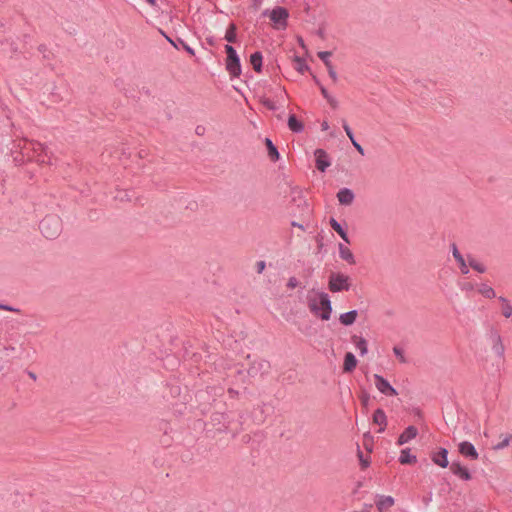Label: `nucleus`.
Returning a JSON list of instances; mask_svg holds the SVG:
<instances>
[{
  "label": "nucleus",
  "instance_id": "nucleus-2",
  "mask_svg": "<svg viewBox=\"0 0 512 512\" xmlns=\"http://www.w3.org/2000/svg\"><path fill=\"white\" fill-rule=\"evenodd\" d=\"M22 154L26 156L28 160H33L41 164L51 163V156L47 146L37 141L26 140L22 147Z\"/></svg>",
  "mask_w": 512,
  "mask_h": 512
},
{
  "label": "nucleus",
  "instance_id": "nucleus-18",
  "mask_svg": "<svg viewBox=\"0 0 512 512\" xmlns=\"http://www.w3.org/2000/svg\"><path fill=\"white\" fill-rule=\"evenodd\" d=\"M338 250H339V257L342 260L346 261L350 265H354L356 263L354 254L348 247H346L342 243H339Z\"/></svg>",
  "mask_w": 512,
  "mask_h": 512
},
{
  "label": "nucleus",
  "instance_id": "nucleus-25",
  "mask_svg": "<svg viewBox=\"0 0 512 512\" xmlns=\"http://www.w3.org/2000/svg\"><path fill=\"white\" fill-rule=\"evenodd\" d=\"M265 144L268 151V156L271 161L276 162L280 158L279 151L277 147L273 144L272 140L270 138H265Z\"/></svg>",
  "mask_w": 512,
  "mask_h": 512
},
{
  "label": "nucleus",
  "instance_id": "nucleus-52",
  "mask_svg": "<svg viewBox=\"0 0 512 512\" xmlns=\"http://www.w3.org/2000/svg\"><path fill=\"white\" fill-rule=\"evenodd\" d=\"M197 134H200L201 133V130H200V127H197Z\"/></svg>",
  "mask_w": 512,
  "mask_h": 512
},
{
  "label": "nucleus",
  "instance_id": "nucleus-12",
  "mask_svg": "<svg viewBox=\"0 0 512 512\" xmlns=\"http://www.w3.org/2000/svg\"><path fill=\"white\" fill-rule=\"evenodd\" d=\"M417 435L418 429L415 426L410 425L398 437L397 445H404L414 439Z\"/></svg>",
  "mask_w": 512,
  "mask_h": 512
},
{
  "label": "nucleus",
  "instance_id": "nucleus-48",
  "mask_svg": "<svg viewBox=\"0 0 512 512\" xmlns=\"http://www.w3.org/2000/svg\"><path fill=\"white\" fill-rule=\"evenodd\" d=\"M151 6L156 7L157 1L156 0H146Z\"/></svg>",
  "mask_w": 512,
  "mask_h": 512
},
{
  "label": "nucleus",
  "instance_id": "nucleus-14",
  "mask_svg": "<svg viewBox=\"0 0 512 512\" xmlns=\"http://www.w3.org/2000/svg\"><path fill=\"white\" fill-rule=\"evenodd\" d=\"M375 504L379 512H386L394 505V498L391 496L378 495Z\"/></svg>",
  "mask_w": 512,
  "mask_h": 512
},
{
  "label": "nucleus",
  "instance_id": "nucleus-41",
  "mask_svg": "<svg viewBox=\"0 0 512 512\" xmlns=\"http://www.w3.org/2000/svg\"><path fill=\"white\" fill-rule=\"evenodd\" d=\"M351 143L353 144V146L355 147V149L361 154V155H364V149L363 147L356 141V139L354 138L353 140H351Z\"/></svg>",
  "mask_w": 512,
  "mask_h": 512
},
{
  "label": "nucleus",
  "instance_id": "nucleus-10",
  "mask_svg": "<svg viewBox=\"0 0 512 512\" xmlns=\"http://www.w3.org/2000/svg\"><path fill=\"white\" fill-rule=\"evenodd\" d=\"M316 158V167L319 171L325 172L331 165L328 154L323 149H316L314 152Z\"/></svg>",
  "mask_w": 512,
  "mask_h": 512
},
{
  "label": "nucleus",
  "instance_id": "nucleus-46",
  "mask_svg": "<svg viewBox=\"0 0 512 512\" xmlns=\"http://www.w3.org/2000/svg\"><path fill=\"white\" fill-rule=\"evenodd\" d=\"M184 48L189 54L194 55V50L190 46L185 45Z\"/></svg>",
  "mask_w": 512,
  "mask_h": 512
},
{
  "label": "nucleus",
  "instance_id": "nucleus-45",
  "mask_svg": "<svg viewBox=\"0 0 512 512\" xmlns=\"http://www.w3.org/2000/svg\"><path fill=\"white\" fill-rule=\"evenodd\" d=\"M321 128H322V130H323V131L328 130V129H329V124H328V122H326V121L322 122V124H321Z\"/></svg>",
  "mask_w": 512,
  "mask_h": 512
},
{
  "label": "nucleus",
  "instance_id": "nucleus-22",
  "mask_svg": "<svg viewBox=\"0 0 512 512\" xmlns=\"http://www.w3.org/2000/svg\"><path fill=\"white\" fill-rule=\"evenodd\" d=\"M357 316H358L357 310H350L346 313H342L339 317V321L344 326H350L356 321Z\"/></svg>",
  "mask_w": 512,
  "mask_h": 512
},
{
  "label": "nucleus",
  "instance_id": "nucleus-15",
  "mask_svg": "<svg viewBox=\"0 0 512 512\" xmlns=\"http://www.w3.org/2000/svg\"><path fill=\"white\" fill-rule=\"evenodd\" d=\"M373 422L379 426V433H382L385 431L387 426V416L383 409L378 408L374 411L373 414Z\"/></svg>",
  "mask_w": 512,
  "mask_h": 512
},
{
  "label": "nucleus",
  "instance_id": "nucleus-51",
  "mask_svg": "<svg viewBox=\"0 0 512 512\" xmlns=\"http://www.w3.org/2000/svg\"><path fill=\"white\" fill-rule=\"evenodd\" d=\"M228 392L231 394V395H234V394H237V392L234 390V389H229Z\"/></svg>",
  "mask_w": 512,
  "mask_h": 512
},
{
  "label": "nucleus",
  "instance_id": "nucleus-13",
  "mask_svg": "<svg viewBox=\"0 0 512 512\" xmlns=\"http://www.w3.org/2000/svg\"><path fill=\"white\" fill-rule=\"evenodd\" d=\"M337 199L341 205H351L355 199L354 192L349 188H341L337 193Z\"/></svg>",
  "mask_w": 512,
  "mask_h": 512
},
{
  "label": "nucleus",
  "instance_id": "nucleus-1",
  "mask_svg": "<svg viewBox=\"0 0 512 512\" xmlns=\"http://www.w3.org/2000/svg\"><path fill=\"white\" fill-rule=\"evenodd\" d=\"M307 304L314 315L325 321L330 319L332 304L330 297L326 292L315 291L312 289L307 295Z\"/></svg>",
  "mask_w": 512,
  "mask_h": 512
},
{
  "label": "nucleus",
  "instance_id": "nucleus-43",
  "mask_svg": "<svg viewBox=\"0 0 512 512\" xmlns=\"http://www.w3.org/2000/svg\"><path fill=\"white\" fill-rule=\"evenodd\" d=\"M265 268V262L264 261H259L257 263V271L258 273H261Z\"/></svg>",
  "mask_w": 512,
  "mask_h": 512
},
{
  "label": "nucleus",
  "instance_id": "nucleus-44",
  "mask_svg": "<svg viewBox=\"0 0 512 512\" xmlns=\"http://www.w3.org/2000/svg\"><path fill=\"white\" fill-rule=\"evenodd\" d=\"M373 507L372 504H365L364 508L361 512H370L371 508Z\"/></svg>",
  "mask_w": 512,
  "mask_h": 512
},
{
  "label": "nucleus",
  "instance_id": "nucleus-4",
  "mask_svg": "<svg viewBox=\"0 0 512 512\" xmlns=\"http://www.w3.org/2000/svg\"><path fill=\"white\" fill-rule=\"evenodd\" d=\"M225 51L227 54L226 58V70L230 74L231 77L236 78L239 77L241 70L240 58L235 50V48L229 44L225 46Z\"/></svg>",
  "mask_w": 512,
  "mask_h": 512
},
{
  "label": "nucleus",
  "instance_id": "nucleus-47",
  "mask_svg": "<svg viewBox=\"0 0 512 512\" xmlns=\"http://www.w3.org/2000/svg\"><path fill=\"white\" fill-rule=\"evenodd\" d=\"M291 224L294 227H298V228L304 230V226L302 224H300V223H297V222L293 221Z\"/></svg>",
  "mask_w": 512,
  "mask_h": 512
},
{
  "label": "nucleus",
  "instance_id": "nucleus-17",
  "mask_svg": "<svg viewBox=\"0 0 512 512\" xmlns=\"http://www.w3.org/2000/svg\"><path fill=\"white\" fill-rule=\"evenodd\" d=\"M432 460L435 464L442 468H446L449 464L448 462V450L445 448H441L437 453L432 456Z\"/></svg>",
  "mask_w": 512,
  "mask_h": 512
},
{
  "label": "nucleus",
  "instance_id": "nucleus-23",
  "mask_svg": "<svg viewBox=\"0 0 512 512\" xmlns=\"http://www.w3.org/2000/svg\"><path fill=\"white\" fill-rule=\"evenodd\" d=\"M352 342L354 343L356 349L359 351L361 356H364L367 354L368 344H367V341L363 337H358L357 335H353Z\"/></svg>",
  "mask_w": 512,
  "mask_h": 512
},
{
  "label": "nucleus",
  "instance_id": "nucleus-6",
  "mask_svg": "<svg viewBox=\"0 0 512 512\" xmlns=\"http://www.w3.org/2000/svg\"><path fill=\"white\" fill-rule=\"evenodd\" d=\"M264 16H268L276 29H285L287 27V21L289 12L286 8L277 6L271 11L265 10Z\"/></svg>",
  "mask_w": 512,
  "mask_h": 512
},
{
  "label": "nucleus",
  "instance_id": "nucleus-36",
  "mask_svg": "<svg viewBox=\"0 0 512 512\" xmlns=\"http://www.w3.org/2000/svg\"><path fill=\"white\" fill-rule=\"evenodd\" d=\"M262 104L268 108L269 110H272V111H275L278 109L277 105L275 104V102L269 98H264L262 100Z\"/></svg>",
  "mask_w": 512,
  "mask_h": 512
},
{
  "label": "nucleus",
  "instance_id": "nucleus-35",
  "mask_svg": "<svg viewBox=\"0 0 512 512\" xmlns=\"http://www.w3.org/2000/svg\"><path fill=\"white\" fill-rule=\"evenodd\" d=\"M393 352L401 363H406V358L404 356V351L402 348L395 346L393 348Z\"/></svg>",
  "mask_w": 512,
  "mask_h": 512
},
{
  "label": "nucleus",
  "instance_id": "nucleus-29",
  "mask_svg": "<svg viewBox=\"0 0 512 512\" xmlns=\"http://www.w3.org/2000/svg\"><path fill=\"white\" fill-rule=\"evenodd\" d=\"M467 261H468V264H469V267H471L472 269L476 270L477 272L479 273H485L486 272V266L480 262H478L473 256L471 255H468L467 256Z\"/></svg>",
  "mask_w": 512,
  "mask_h": 512
},
{
  "label": "nucleus",
  "instance_id": "nucleus-7",
  "mask_svg": "<svg viewBox=\"0 0 512 512\" xmlns=\"http://www.w3.org/2000/svg\"><path fill=\"white\" fill-rule=\"evenodd\" d=\"M488 338L491 343V349L492 351L500 358L504 357L505 354V346L502 341V337L500 333L494 329L491 328L488 333Z\"/></svg>",
  "mask_w": 512,
  "mask_h": 512
},
{
  "label": "nucleus",
  "instance_id": "nucleus-55",
  "mask_svg": "<svg viewBox=\"0 0 512 512\" xmlns=\"http://www.w3.org/2000/svg\"><path fill=\"white\" fill-rule=\"evenodd\" d=\"M430 500L431 498H426V504H428Z\"/></svg>",
  "mask_w": 512,
  "mask_h": 512
},
{
  "label": "nucleus",
  "instance_id": "nucleus-26",
  "mask_svg": "<svg viewBox=\"0 0 512 512\" xmlns=\"http://www.w3.org/2000/svg\"><path fill=\"white\" fill-rule=\"evenodd\" d=\"M288 127L294 133H301L304 130V125L297 117L292 114L288 118Z\"/></svg>",
  "mask_w": 512,
  "mask_h": 512
},
{
  "label": "nucleus",
  "instance_id": "nucleus-19",
  "mask_svg": "<svg viewBox=\"0 0 512 512\" xmlns=\"http://www.w3.org/2000/svg\"><path fill=\"white\" fill-rule=\"evenodd\" d=\"M329 224L331 228L339 234V236L346 242L350 243L347 231L343 228V226L335 219L330 218Z\"/></svg>",
  "mask_w": 512,
  "mask_h": 512
},
{
  "label": "nucleus",
  "instance_id": "nucleus-11",
  "mask_svg": "<svg viewBox=\"0 0 512 512\" xmlns=\"http://www.w3.org/2000/svg\"><path fill=\"white\" fill-rule=\"evenodd\" d=\"M459 452L472 460H476L479 457V454L475 448V446L469 441H463L458 445Z\"/></svg>",
  "mask_w": 512,
  "mask_h": 512
},
{
  "label": "nucleus",
  "instance_id": "nucleus-50",
  "mask_svg": "<svg viewBox=\"0 0 512 512\" xmlns=\"http://www.w3.org/2000/svg\"><path fill=\"white\" fill-rule=\"evenodd\" d=\"M5 350L7 351H14L15 348L13 346L5 347Z\"/></svg>",
  "mask_w": 512,
  "mask_h": 512
},
{
  "label": "nucleus",
  "instance_id": "nucleus-30",
  "mask_svg": "<svg viewBox=\"0 0 512 512\" xmlns=\"http://www.w3.org/2000/svg\"><path fill=\"white\" fill-rule=\"evenodd\" d=\"M236 30V25L234 23H230L226 30L224 39L229 43H235L237 40Z\"/></svg>",
  "mask_w": 512,
  "mask_h": 512
},
{
  "label": "nucleus",
  "instance_id": "nucleus-27",
  "mask_svg": "<svg viewBox=\"0 0 512 512\" xmlns=\"http://www.w3.org/2000/svg\"><path fill=\"white\" fill-rule=\"evenodd\" d=\"M262 60H263V56H262V53L260 51H256V52L251 54V56H250V63L253 66V69L256 72H261V70H262Z\"/></svg>",
  "mask_w": 512,
  "mask_h": 512
},
{
  "label": "nucleus",
  "instance_id": "nucleus-33",
  "mask_svg": "<svg viewBox=\"0 0 512 512\" xmlns=\"http://www.w3.org/2000/svg\"><path fill=\"white\" fill-rule=\"evenodd\" d=\"M332 56V52L330 51H320L318 52V57L323 61L325 66L332 65V62L330 61V57Z\"/></svg>",
  "mask_w": 512,
  "mask_h": 512
},
{
  "label": "nucleus",
  "instance_id": "nucleus-8",
  "mask_svg": "<svg viewBox=\"0 0 512 512\" xmlns=\"http://www.w3.org/2000/svg\"><path fill=\"white\" fill-rule=\"evenodd\" d=\"M375 386L378 391L386 396H396L398 395L397 390L381 375H374Z\"/></svg>",
  "mask_w": 512,
  "mask_h": 512
},
{
  "label": "nucleus",
  "instance_id": "nucleus-31",
  "mask_svg": "<svg viewBox=\"0 0 512 512\" xmlns=\"http://www.w3.org/2000/svg\"><path fill=\"white\" fill-rule=\"evenodd\" d=\"M498 299L502 303V315L506 318H510L512 316V305L508 299L503 296H500Z\"/></svg>",
  "mask_w": 512,
  "mask_h": 512
},
{
  "label": "nucleus",
  "instance_id": "nucleus-54",
  "mask_svg": "<svg viewBox=\"0 0 512 512\" xmlns=\"http://www.w3.org/2000/svg\"><path fill=\"white\" fill-rule=\"evenodd\" d=\"M197 134H200L201 133V130H200V127H197Z\"/></svg>",
  "mask_w": 512,
  "mask_h": 512
},
{
  "label": "nucleus",
  "instance_id": "nucleus-37",
  "mask_svg": "<svg viewBox=\"0 0 512 512\" xmlns=\"http://www.w3.org/2000/svg\"><path fill=\"white\" fill-rule=\"evenodd\" d=\"M342 125H343V129L346 132L347 136L349 137L350 141L353 140L355 137H354V133H353L352 129L350 128V126L347 124V122L345 120H342Z\"/></svg>",
  "mask_w": 512,
  "mask_h": 512
},
{
  "label": "nucleus",
  "instance_id": "nucleus-9",
  "mask_svg": "<svg viewBox=\"0 0 512 512\" xmlns=\"http://www.w3.org/2000/svg\"><path fill=\"white\" fill-rule=\"evenodd\" d=\"M451 252L455 259V261L459 265V269L462 274L467 275L469 273V264L467 261V258H464V256L460 253L458 250V247L455 243L451 244Z\"/></svg>",
  "mask_w": 512,
  "mask_h": 512
},
{
  "label": "nucleus",
  "instance_id": "nucleus-34",
  "mask_svg": "<svg viewBox=\"0 0 512 512\" xmlns=\"http://www.w3.org/2000/svg\"><path fill=\"white\" fill-rule=\"evenodd\" d=\"M511 439H512L511 436H506L505 438H503V440L501 442H499L498 444H496L494 446V449L502 450V449L506 448L510 444Z\"/></svg>",
  "mask_w": 512,
  "mask_h": 512
},
{
  "label": "nucleus",
  "instance_id": "nucleus-32",
  "mask_svg": "<svg viewBox=\"0 0 512 512\" xmlns=\"http://www.w3.org/2000/svg\"><path fill=\"white\" fill-rule=\"evenodd\" d=\"M317 84L319 85L322 96L327 100V102L331 105V107L337 108L338 101L333 96H331L329 94V92L327 91V89L323 85H321L318 81H317Z\"/></svg>",
  "mask_w": 512,
  "mask_h": 512
},
{
  "label": "nucleus",
  "instance_id": "nucleus-21",
  "mask_svg": "<svg viewBox=\"0 0 512 512\" xmlns=\"http://www.w3.org/2000/svg\"><path fill=\"white\" fill-rule=\"evenodd\" d=\"M269 368V363L265 360H260L258 362H254L252 366L248 370V374L251 376H256L258 371H261L262 373L267 372Z\"/></svg>",
  "mask_w": 512,
  "mask_h": 512
},
{
  "label": "nucleus",
  "instance_id": "nucleus-53",
  "mask_svg": "<svg viewBox=\"0 0 512 512\" xmlns=\"http://www.w3.org/2000/svg\"><path fill=\"white\" fill-rule=\"evenodd\" d=\"M197 134H200L201 133V130H200V127H197Z\"/></svg>",
  "mask_w": 512,
  "mask_h": 512
},
{
  "label": "nucleus",
  "instance_id": "nucleus-38",
  "mask_svg": "<svg viewBox=\"0 0 512 512\" xmlns=\"http://www.w3.org/2000/svg\"><path fill=\"white\" fill-rule=\"evenodd\" d=\"M326 68H327V70H328V74H329V76L331 77V79L333 80V82H334V83H336V82H337V80H338V76H337V73H336V71H335V69H334L333 64H332V65H330V66H327Z\"/></svg>",
  "mask_w": 512,
  "mask_h": 512
},
{
  "label": "nucleus",
  "instance_id": "nucleus-28",
  "mask_svg": "<svg viewBox=\"0 0 512 512\" xmlns=\"http://www.w3.org/2000/svg\"><path fill=\"white\" fill-rule=\"evenodd\" d=\"M478 292L485 298H488V299H492L496 296V293H495V290L485 284V283H482L479 287H478Z\"/></svg>",
  "mask_w": 512,
  "mask_h": 512
},
{
  "label": "nucleus",
  "instance_id": "nucleus-39",
  "mask_svg": "<svg viewBox=\"0 0 512 512\" xmlns=\"http://www.w3.org/2000/svg\"><path fill=\"white\" fill-rule=\"evenodd\" d=\"M299 285V281L296 277H290L287 282V287L290 289H294Z\"/></svg>",
  "mask_w": 512,
  "mask_h": 512
},
{
  "label": "nucleus",
  "instance_id": "nucleus-24",
  "mask_svg": "<svg viewBox=\"0 0 512 512\" xmlns=\"http://www.w3.org/2000/svg\"><path fill=\"white\" fill-rule=\"evenodd\" d=\"M416 455L411 454L410 448L402 449L399 456V462L401 464H413L416 463Z\"/></svg>",
  "mask_w": 512,
  "mask_h": 512
},
{
  "label": "nucleus",
  "instance_id": "nucleus-3",
  "mask_svg": "<svg viewBox=\"0 0 512 512\" xmlns=\"http://www.w3.org/2000/svg\"><path fill=\"white\" fill-rule=\"evenodd\" d=\"M39 228L45 238L55 239L62 231V221L57 215H47L41 220Z\"/></svg>",
  "mask_w": 512,
  "mask_h": 512
},
{
  "label": "nucleus",
  "instance_id": "nucleus-20",
  "mask_svg": "<svg viewBox=\"0 0 512 512\" xmlns=\"http://www.w3.org/2000/svg\"><path fill=\"white\" fill-rule=\"evenodd\" d=\"M357 366V359L352 352H347L344 357V372H352Z\"/></svg>",
  "mask_w": 512,
  "mask_h": 512
},
{
  "label": "nucleus",
  "instance_id": "nucleus-16",
  "mask_svg": "<svg viewBox=\"0 0 512 512\" xmlns=\"http://www.w3.org/2000/svg\"><path fill=\"white\" fill-rule=\"evenodd\" d=\"M450 469L454 475L458 476L462 480L468 481L471 479L469 470L459 462H452Z\"/></svg>",
  "mask_w": 512,
  "mask_h": 512
},
{
  "label": "nucleus",
  "instance_id": "nucleus-40",
  "mask_svg": "<svg viewBox=\"0 0 512 512\" xmlns=\"http://www.w3.org/2000/svg\"><path fill=\"white\" fill-rule=\"evenodd\" d=\"M0 309L6 310V311H11V312H20V310L18 308H15V307L7 305V304H1V303H0Z\"/></svg>",
  "mask_w": 512,
  "mask_h": 512
},
{
  "label": "nucleus",
  "instance_id": "nucleus-49",
  "mask_svg": "<svg viewBox=\"0 0 512 512\" xmlns=\"http://www.w3.org/2000/svg\"><path fill=\"white\" fill-rule=\"evenodd\" d=\"M28 374H29L30 378H32L33 380H36V375H35V373H33V372H29Z\"/></svg>",
  "mask_w": 512,
  "mask_h": 512
},
{
  "label": "nucleus",
  "instance_id": "nucleus-5",
  "mask_svg": "<svg viewBox=\"0 0 512 512\" xmlns=\"http://www.w3.org/2000/svg\"><path fill=\"white\" fill-rule=\"evenodd\" d=\"M351 287L350 277L340 273L333 272L329 276L328 289L333 293L348 291Z\"/></svg>",
  "mask_w": 512,
  "mask_h": 512
},
{
  "label": "nucleus",
  "instance_id": "nucleus-42",
  "mask_svg": "<svg viewBox=\"0 0 512 512\" xmlns=\"http://www.w3.org/2000/svg\"><path fill=\"white\" fill-rule=\"evenodd\" d=\"M358 456H359L362 468H367L369 466V462L363 458V453L360 450H358Z\"/></svg>",
  "mask_w": 512,
  "mask_h": 512
}]
</instances>
